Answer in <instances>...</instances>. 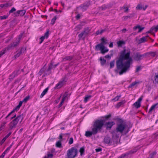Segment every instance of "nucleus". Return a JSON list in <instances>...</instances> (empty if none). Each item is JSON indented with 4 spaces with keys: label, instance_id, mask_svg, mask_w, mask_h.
Segmentation results:
<instances>
[{
    "label": "nucleus",
    "instance_id": "1",
    "mask_svg": "<svg viewBox=\"0 0 158 158\" xmlns=\"http://www.w3.org/2000/svg\"><path fill=\"white\" fill-rule=\"evenodd\" d=\"M131 51L129 49H124L119 53L116 62V68L114 72L116 74L122 75L129 70L133 59L130 56Z\"/></svg>",
    "mask_w": 158,
    "mask_h": 158
},
{
    "label": "nucleus",
    "instance_id": "2",
    "mask_svg": "<svg viewBox=\"0 0 158 158\" xmlns=\"http://www.w3.org/2000/svg\"><path fill=\"white\" fill-rule=\"evenodd\" d=\"M120 123L117 124L115 131H112V137L113 139H117L119 137V134L118 133L119 132L122 133L126 128V124L123 123V121L120 119Z\"/></svg>",
    "mask_w": 158,
    "mask_h": 158
},
{
    "label": "nucleus",
    "instance_id": "3",
    "mask_svg": "<svg viewBox=\"0 0 158 158\" xmlns=\"http://www.w3.org/2000/svg\"><path fill=\"white\" fill-rule=\"evenodd\" d=\"M99 124H96L94 122L93 125L92 131H87L85 132V135L87 137H90L92 135L97 134L98 132L101 131Z\"/></svg>",
    "mask_w": 158,
    "mask_h": 158
},
{
    "label": "nucleus",
    "instance_id": "4",
    "mask_svg": "<svg viewBox=\"0 0 158 158\" xmlns=\"http://www.w3.org/2000/svg\"><path fill=\"white\" fill-rule=\"evenodd\" d=\"M111 116V114H109L108 115H106L102 117V118H103V119H97L94 122L96 124H96H99L100 129L102 130L103 127L104 125L105 122L109 120Z\"/></svg>",
    "mask_w": 158,
    "mask_h": 158
},
{
    "label": "nucleus",
    "instance_id": "5",
    "mask_svg": "<svg viewBox=\"0 0 158 158\" xmlns=\"http://www.w3.org/2000/svg\"><path fill=\"white\" fill-rule=\"evenodd\" d=\"M77 149L74 147H72L67 151L66 158H74L77 156Z\"/></svg>",
    "mask_w": 158,
    "mask_h": 158
},
{
    "label": "nucleus",
    "instance_id": "6",
    "mask_svg": "<svg viewBox=\"0 0 158 158\" xmlns=\"http://www.w3.org/2000/svg\"><path fill=\"white\" fill-rule=\"evenodd\" d=\"M23 118V115H20L18 116L10 122V129L15 127V126L19 120L21 122Z\"/></svg>",
    "mask_w": 158,
    "mask_h": 158
},
{
    "label": "nucleus",
    "instance_id": "7",
    "mask_svg": "<svg viewBox=\"0 0 158 158\" xmlns=\"http://www.w3.org/2000/svg\"><path fill=\"white\" fill-rule=\"evenodd\" d=\"M67 80V79L66 77L62 78L59 83L56 85L55 87V89H58L60 88L65 84Z\"/></svg>",
    "mask_w": 158,
    "mask_h": 158
},
{
    "label": "nucleus",
    "instance_id": "8",
    "mask_svg": "<svg viewBox=\"0 0 158 158\" xmlns=\"http://www.w3.org/2000/svg\"><path fill=\"white\" fill-rule=\"evenodd\" d=\"M133 59L136 61H140L143 58V54H141L140 52H137L134 53Z\"/></svg>",
    "mask_w": 158,
    "mask_h": 158
},
{
    "label": "nucleus",
    "instance_id": "9",
    "mask_svg": "<svg viewBox=\"0 0 158 158\" xmlns=\"http://www.w3.org/2000/svg\"><path fill=\"white\" fill-rule=\"evenodd\" d=\"M53 64V63L52 61L51 63L49 64V66L48 69L45 71L44 74L43 75V77L45 76V75H49L51 73V70L52 68V65Z\"/></svg>",
    "mask_w": 158,
    "mask_h": 158
},
{
    "label": "nucleus",
    "instance_id": "10",
    "mask_svg": "<svg viewBox=\"0 0 158 158\" xmlns=\"http://www.w3.org/2000/svg\"><path fill=\"white\" fill-rule=\"evenodd\" d=\"M26 12V11L24 10H18L13 13V16H18L19 15L23 16L25 14Z\"/></svg>",
    "mask_w": 158,
    "mask_h": 158
},
{
    "label": "nucleus",
    "instance_id": "11",
    "mask_svg": "<svg viewBox=\"0 0 158 158\" xmlns=\"http://www.w3.org/2000/svg\"><path fill=\"white\" fill-rule=\"evenodd\" d=\"M143 97V96H141L138 99L137 101H136L133 104V105H134L136 108H138L140 107L141 106V102L142 100Z\"/></svg>",
    "mask_w": 158,
    "mask_h": 158
},
{
    "label": "nucleus",
    "instance_id": "12",
    "mask_svg": "<svg viewBox=\"0 0 158 158\" xmlns=\"http://www.w3.org/2000/svg\"><path fill=\"white\" fill-rule=\"evenodd\" d=\"M136 149L131 150L129 151L125 154H122L118 158H123L126 156H128L129 155L134 153L136 152Z\"/></svg>",
    "mask_w": 158,
    "mask_h": 158
},
{
    "label": "nucleus",
    "instance_id": "13",
    "mask_svg": "<svg viewBox=\"0 0 158 158\" xmlns=\"http://www.w3.org/2000/svg\"><path fill=\"white\" fill-rule=\"evenodd\" d=\"M115 123L113 121L108 122H106L105 124L106 127V129L107 130H110L112 127L115 124Z\"/></svg>",
    "mask_w": 158,
    "mask_h": 158
},
{
    "label": "nucleus",
    "instance_id": "14",
    "mask_svg": "<svg viewBox=\"0 0 158 158\" xmlns=\"http://www.w3.org/2000/svg\"><path fill=\"white\" fill-rule=\"evenodd\" d=\"M104 141L105 143L109 145L114 144L113 143L112 141L111 140V138L108 136H106L104 138Z\"/></svg>",
    "mask_w": 158,
    "mask_h": 158
},
{
    "label": "nucleus",
    "instance_id": "15",
    "mask_svg": "<svg viewBox=\"0 0 158 158\" xmlns=\"http://www.w3.org/2000/svg\"><path fill=\"white\" fill-rule=\"evenodd\" d=\"M148 38H149L150 39H151V38L148 35H147L145 36L142 37L139 40V43L141 44L147 41Z\"/></svg>",
    "mask_w": 158,
    "mask_h": 158
},
{
    "label": "nucleus",
    "instance_id": "16",
    "mask_svg": "<svg viewBox=\"0 0 158 158\" xmlns=\"http://www.w3.org/2000/svg\"><path fill=\"white\" fill-rule=\"evenodd\" d=\"M105 48L104 46L100 43L96 45L95 50L96 51L101 50V51L102 49Z\"/></svg>",
    "mask_w": 158,
    "mask_h": 158
},
{
    "label": "nucleus",
    "instance_id": "17",
    "mask_svg": "<svg viewBox=\"0 0 158 158\" xmlns=\"http://www.w3.org/2000/svg\"><path fill=\"white\" fill-rule=\"evenodd\" d=\"M25 51V49L24 48H22L21 50L14 56V59H16L22 53H23Z\"/></svg>",
    "mask_w": 158,
    "mask_h": 158
},
{
    "label": "nucleus",
    "instance_id": "18",
    "mask_svg": "<svg viewBox=\"0 0 158 158\" xmlns=\"http://www.w3.org/2000/svg\"><path fill=\"white\" fill-rule=\"evenodd\" d=\"M144 27H141L140 25H138L137 26H135L133 28V30H136L137 29H139V31H138V33H139L141 32L144 29Z\"/></svg>",
    "mask_w": 158,
    "mask_h": 158
},
{
    "label": "nucleus",
    "instance_id": "19",
    "mask_svg": "<svg viewBox=\"0 0 158 158\" xmlns=\"http://www.w3.org/2000/svg\"><path fill=\"white\" fill-rule=\"evenodd\" d=\"M20 41L16 39L15 41L12 44H10V48L12 47H15L18 45Z\"/></svg>",
    "mask_w": 158,
    "mask_h": 158
},
{
    "label": "nucleus",
    "instance_id": "20",
    "mask_svg": "<svg viewBox=\"0 0 158 158\" xmlns=\"http://www.w3.org/2000/svg\"><path fill=\"white\" fill-rule=\"evenodd\" d=\"M89 28L87 27L84 29V31L82 32L86 36L89 34Z\"/></svg>",
    "mask_w": 158,
    "mask_h": 158
},
{
    "label": "nucleus",
    "instance_id": "21",
    "mask_svg": "<svg viewBox=\"0 0 158 158\" xmlns=\"http://www.w3.org/2000/svg\"><path fill=\"white\" fill-rule=\"evenodd\" d=\"M90 3L89 2H88L87 3L84 4L82 7V10L83 11L85 10L88 7Z\"/></svg>",
    "mask_w": 158,
    "mask_h": 158
},
{
    "label": "nucleus",
    "instance_id": "22",
    "mask_svg": "<svg viewBox=\"0 0 158 158\" xmlns=\"http://www.w3.org/2000/svg\"><path fill=\"white\" fill-rule=\"evenodd\" d=\"M86 36L84 33L82 32L80 34L78 35L79 40L81 39L84 40Z\"/></svg>",
    "mask_w": 158,
    "mask_h": 158
},
{
    "label": "nucleus",
    "instance_id": "23",
    "mask_svg": "<svg viewBox=\"0 0 158 158\" xmlns=\"http://www.w3.org/2000/svg\"><path fill=\"white\" fill-rule=\"evenodd\" d=\"M24 36H25L24 32H23L22 33H21L18 36V37L16 39L20 41L21 39L23 38Z\"/></svg>",
    "mask_w": 158,
    "mask_h": 158
},
{
    "label": "nucleus",
    "instance_id": "24",
    "mask_svg": "<svg viewBox=\"0 0 158 158\" xmlns=\"http://www.w3.org/2000/svg\"><path fill=\"white\" fill-rule=\"evenodd\" d=\"M48 87H47L44 90L40 95V97L41 98H42L44 96V95L48 92Z\"/></svg>",
    "mask_w": 158,
    "mask_h": 158
},
{
    "label": "nucleus",
    "instance_id": "25",
    "mask_svg": "<svg viewBox=\"0 0 158 158\" xmlns=\"http://www.w3.org/2000/svg\"><path fill=\"white\" fill-rule=\"evenodd\" d=\"M45 66V65H44L43 67L40 70L39 72L38 73V75H39V76H41L43 73H44L45 70V68H44V67Z\"/></svg>",
    "mask_w": 158,
    "mask_h": 158
},
{
    "label": "nucleus",
    "instance_id": "26",
    "mask_svg": "<svg viewBox=\"0 0 158 158\" xmlns=\"http://www.w3.org/2000/svg\"><path fill=\"white\" fill-rule=\"evenodd\" d=\"M158 105V103H156L155 104H154L152 105V106L151 107V108L149 109V110L148 112L149 113H151V111L153 110Z\"/></svg>",
    "mask_w": 158,
    "mask_h": 158
},
{
    "label": "nucleus",
    "instance_id": "27",
    "mask_svg": "<svg viewBox=\"0 0 158 158\" xmlns=\"http://www.w3.org/2000/svg\"><path fill=\"white\" fill-rule=\"evenodd\" d=\"M99 60L101 61V64L102 66L106 64V60L102 58V57H100Z\"/></svg>",
    "mask_w": 158,
    "mask_h": 158
},
{
    "label": "nucleus",
    "instance_id": "28",
    "mask_svg": "<svg viewBox=\"0 0 158 158\" xmlns=\"http://www.w3.org/2000/svg\"><path fill=\"white\" fill-rule=\"evenodd\" d=\"M61 141H57L56 144V146L59 148H62V144L61 143Z\"/></svg>",
    "mask_w": 158,
    "mask_h": 158
},
{
    "label": "nucleus",
    "instance_id": "29",
    "mask_svg": "<svg viewBox=\"0 0 158 158\" xmlns=\"http://www.w3.org/2000/svg\"><path fill=\"white\" fill-rule=\"evenodd\" d=\"M125 44V42L124 41L120 40L117 42V44L118 47H122Z\"/></svg>",
    "mask_w": 158,
    "mask_h": 158
},
{
    "label": "nucleus",
    "instance_id": "30",
    "mask_svg": "<svg viewBox=\"0 0 158 158\" xmlns=\"http://www.w3.org/2000/svg\"><path fill=\"white\" fill-rule=\"evenodd\" d=\"M90 95H86L84 98V102H86L91 97Z\"/></svg>",
    "mask_w": 158,
    "mask_h": 158
},
{
    "label": "nucleus",
    "instance_id": "31",
    "mask_svg": "<svg viewBox=\"0 0 158 158\" xmlns=\"http://www.w3.org/2000/svg\"><path fill=\"white\" fill-rule=\"evenodd\" d=\"M73 58V57L72 56H67L63 58V61L70 60L72 59Z\"/></svg>",
    "mask_w": 158,
    "mask_h": 158
},
{
    "label": "nucleus",
    "instance_id": "32",
    "mask_svg": "<svg viewBox=\"0 0 158 158\" xmlns=\"http://www.w3.org/2000/svg\"><path fill=\"white\" fill-rule=\"evenodd\" d=\"M9 50V48H6L4 50H3L2 51L0 52V57L4 54L7 50Z\"/></svg>",
    "mask_w": 158,
    "mask_h": 158
},
{
    "label": "nucleus",
    "instance_id": "33",
    "mask_svg": "<svg viewBox=\"0 0 158 158\" xmlns=\"http://www.w3.org/2000/svg\"><path fill=\"white\" fill-rule=\"evenodd\" d=\"M101 41L102 42L101 43L103 45L107 43V40H105L104 38H102L101 39Z\"/></svg>",
    "mask_w": 158,
    "mask_h": 158
},
{
    "label": "nucleus",
    "instance_id": "34",
    "mask_svg": "<svg viewBox=\"0 0 158 158\" xmlns=\"http://www.w3.org/2000/svg\"><path fill=\"white\" fill-rule=\"evenodd\" d=\"M114 63H115V60H113L112 61H111L110 62V69H112L113 68L114 66Z\"/></svg>",
    "mask_w": 158,
    "mask_h": 158
},
{
    "label": "nucleus",
    "instance_id": "35",
    "mask_svg": "<svg viewBox=\"0 0 158 158\" xmlns=\"http://www.w3.org/2000/svg\"><path fill=\"white\" fill-rule=\"evenodd\" d=\"M10 135V133H8V134L2 140L1 142V144H2L5 141V140Z\"/></svg>",
    "mask_w": 158,
    "mask_h": 158
},
{
    "label": "nucleus",
    "instance_id": "36",
    "mask_svg": "<svg viewBox=\"0 0 158 158\" xmlns=\"http://www.w3.org/2000/svg\"><path fill=\"white\" fill-rule=\"evenodd\" d=\"M143 58L144 57H150V52H146L143 54Z\"/></svg>",
    "mask_w": 158,
    "mask_h": 158
},
{
    "label": "nucleus",
    "instance_id": "37",
    "mask_svg": "<svg viewBox=\"0 0 158 158\" xmlns=\"http://www.w3.org/2000/svg\"><path fill=\"white\" fill-rule=\"evenodd\" d=\"M138 82L135 81L131 84L128 87V88H131L134 86L136 84L138 83Z\"/></svg>",
    "mask_w": 158,
    "mask_h": 158
},
{
    "label": "nucleus",
    "instance_id": "38",
    "mask_svg": "<svg viewBox=\"0 0 158 158\" xmlns=\"http://www.w3.org/2000/svg\"><path fill=\"white\" fill-rule=\"evenodd\" d=\"M156 55V52H150V56L152 57H155Z\"/></svg>",
    "mask_w": 158,
    "mask_h": 158
},
{
    "label": "nucleus",
    "instance_id": "39",
    "mask_svg": "<svg viewBox=\"0 0 158 158\" xmlns=\"http://www.w3.org/2000/svg\"><path fill=\"white\" fill-rule=\"evenodd\" d=\"M156 154V152H154L150 154L149 155V156L148 157V158H153L154 157V156Z\"/></svg>",
    "mask_w": 158,
    "mask_h": 158
},
{
    "label": "nucleus",
    "instance_id": "40",
    "mask_svg": "<svg viewBox=\"0 0 158 158\" xmlns=\"http://www.w3.org/2000/svg\"><path fill=\"white\" fill-rule=\"evenodd\" d=\"M56 16H55L52 19L51 24L52 25H53L55 23V21L56 20Z\"/></svg>",
    "mask_w": 158,
    "mask_h": 158
},
{
    "label": "nucleus",
    "instance_id": "41",
    "mask_svg": "<svg viewBox=\"0 0 158 158\" xmlns=\"http://www.w3.org/2000/svg\"><path fill=\"white\" fill-rule=\"evenodd\" d=\"M110 52H112V53H111L110 55H106L105 56V57L106 58H109V59H110V58H111V57L113 56V51H110Z\"/></svg>",
    "mask_w": 158,
    "mask_h": 158
},
{
    "label": "nucleus",
    "instance_id": "42",
    "mask_svg": "<svg viewBox=\"0 0 158 158\" xmlns=\"http://www.w3.org/2000/svg\"><path fill=\"white\" fill-rule=\"evenodd\" d=\"M108 51L109 50L108 49H105V48H104L103 49H102L101 50V53L102 54H104L105 53L108 52Z\"/></svg>",
    "mask_w": 158,
    "mask_h": 158
},
{
    "label": "nucleus",
    "instance_id": "43",
    "mask_svg": "<svg viewBox=\"0 0 158 158\" xmlns=\"http://www.w3.org/2000/svg\"><path fill=\"white\" fill-rule=\"evenodd\" d=\"M121 95L117 96L115 98H113L112 100H114L115 101H118L119 100V98L121 97Z\"/></svg>",
    "mask_w": 158,
    "mask_h": 158
},
{
    "label": "nucleus",
    "instance_id": "44",
    "mask_svg": "<svg viewBox=\"0 0 158 158\" xmlns=\"http://www.w3.org/2000/svg\"><path fill=\"white\" fill-rule=\"evenodd\" d=\"M79 151L81 153V155L82 156L83 154H84L85 150L84 148L83 147H82L80 148Z\"/></svg>",
    "mask_w": 158,
    "mask_h": 158
},
{
    "label": "nucleus",
    "instance_id": "45",
    "mask_svg": "<svg viewBox=\"0 0 158 158\" xmlns=\"http://www.w3.org/2000/svg\"><path fill=\"white\" fill-rule=\"evenodd\" d=\"M123 101L122 102H118L117 105H116V107L117 108H119L120 106L122 105L123 104Z\"/></svg>",
    "mask_w": 158,
    "mask_h": 158
},
{
    "label": "nucleus",
    "instance_id": "46",
    "mask_svg": "<svg viewBox=\"0 0 158 158\" xmlns=\"http://www.w3.org/2000/svg\"><path fill=\"white\" fill-rule=\"evenodd\" d=\"M29 98L30 97L29 96H27L23 100V102H24L26 103L29 100Z\"/></svg>",
    "mask_w": 158,
    "mask_h": 158
},
{
    "label": "nucleus",
    "instance_id": "47",
    "mask_svg": "<svg viewBox=\"0 0 158 158\" xmlns=\"http://www.w3.org/2000/svg\"><path fill=\"white\" fill-rule=\"evenodd\" d=\"M73 140L72 137L70 138L69 141V144L70 145L72 144L73 143Z\"/></svg>",
    "mask_w": 158,
    "mask_h": 158
},
{
    "label": "nucleus",
    "instance_id": "48",
    "mask_svg": "<svg viewBox=\"0 0 158 158\" xmlns=\"http://www.w3.org/2000/svg\"><path fill=\"white\" fill-rule=\"evenodd\" d=\"M19 110V109L18 108H17V107L16 106L13 110H12L11 112H10V115L12 114L13 113H14L15 111H16V112H17Z\"/></svg>",
    "mask_w": 158,
    "mask_h": 158
},
{
    "label": "nucleus",
    "instance_id": "49",
    "mask_svg": "<svg viewBox=\"0 0 158 158\" xmlns=\"http://www.w3.org/2000/svg\"><path fill=\"white\" fill-rule=\"evenodd\" d=\"M23 102L22 101H20L19 102V105L16 106L17 108H18L19 109L20 108L21 106L22 105Z\"/></svg>",
    "mask_w": 158,
    "mask_h": 158
},
{
    "label": "nucleus",
    "instance_id": "50",
    "mask_svg": "<svg viewBox=\"0 0 158 158\" xmlns=\"http://www.w3.org/2000/svg\"><path fill=\"white\" fill-rule=\"evenodd\" d=\"M136 9L137 10H141L142 9V7L141 5L138 4L136 6Z\"/></svg>",
    "mask_w": 158,
    "mask_h": 158
},
{
    "label": "nucleus",
    "instance_id": "51",
    "mask_svg": "<svg viewBox=\"0 0 158 158\" xmlns=\"http://www.w3.org/2000/svg\"><path fill=\"white\" fill-rule=\"evenodd\" d=\"M16 11V9L14 7H13L11 8V9L10 10V13H12V15L13 16V13L15 12H14L15 11Z\"/></svg>",
    "mask_w": 158,
    "mask_h": 158
},
{
    "label": "nucleus",
    "instance_id": "52",
    "mask_svg": "<svg viewBox=\"0 0 158 158\" xmlns=\"http://www.w3.org/2000/svg\"><path fill=\"white\" fill-rule=\"evenodd\" d=\"M49 31L48 30L44 34V36L46 38H47L49 34Z\"/></svg>",
    "mask_w": 158,
    "mask_h": 158
},
{
    "label": "nucleus",
    "instance_id": "53",
    "mask_svg": "<svg viewBox=\"0 0 158 158\" xmlns=\"http://www.w3.org/2000/svg\"><path fill=\"white\" fill-rule=\"evenodd\" d=\"M8 6V4L7 3H6V4H1L0 5V7L1 8H2L4 7H7Z\"/></svg>",
    "mask_w": 158,
    "mask_h": 158
},
{
    "label": "nucleus",
    "instance_id": "54",
    "mask_svg": "<svg viewBox=\"0 0 158 158\" xmlns=\"http://www.w3.org/2000/svg\"><path fill=\"white\" fill-rule=\"evenodd\" d=\"M53 156V154H49L48 155V156H45L44 158H52Z\"/></svg>",
    "mask_w": 158,
    "mask_h": 158
},
{
    "label": "nucleus",
    "instance_id": "55",
    "mask_svg": "<svg viewBox=\"0 0 158 158\" xmlns=\"http://www.w3.org/2000/svg\"><path fill=\"white\" fill-rule=\"evenodd\" d=\"M46 38L44 36H42L40 38V39L41 40V41L40 42L39 44H41L45 38Z\"/></svg>",
    "mask_w": 158,
    "mask_h": 158
},
{
    "label": "nucleus",
    "instance_id": "56",
    "mask_svg": "<svg viewBox=\"0 0 158 158\" xmlns=\"http://www.w3.org/2000/svg\"><path fill=\"white\" fill-rule=\"evenodd\" d=\"M8 17L7 15H4L2 16H1L0 18L1 19H6Z\"/></svg>",
    "mask_w": 158,
    "mask_h": 158
},
{
    "label": "nucleus",
    "instance_id": "57",
    "mask_svg": "<svg viewBox=\"0 0 158 158\" xmlns=\"http://www.w3.org/2000/svg\"><path fill=\"white\" fill-rule=\"evenodd\" d=\"M63 134H61L60 135L59 138V139H60L59 141H62V137L63 136H64V135H63Z\"/></svg>",
    "mask_w": 158,
    "mask_h": 158
},
{
    "label": "nucleus",
    "instance_id": "58",
    "mask_svg": "<svg viewBox=\"0 0 158 158\" xmlns=\"http://www.w3.org/2000/svg\"><path fill=\"white\" fill-rule=\"evenodd\" d=\"M125 9L124 12H127L128 10V8L127 7H126L125 6H123V7L121 8V9Z\"/></svg>",
    "mask_w": 158,
    "mask_h": 158
},
{
    "label": "nucleus",
    "instance_id": "59",
    "mask_svg": "<svg viewBox=\"0 0 158 158\" xmlns=\"http://www.w3.org/2000/svg\"><path fill=\"white\" fill-rule=\"evenodd\" d=\"M141 68L140 66H138L136 69L135 72H138L140 70H141Z\"/></svg>",
    "mask_w": 158,
    "mask_h": 158
},
{
    "label": "nucleus",
    "instance_id": "60",
    "mask_svg": "<svg viewBox=\"0 0 158 158\" xmlns=\"http://www.w3.org/2000/svg\"><path fill=\"white\" fill-rule=\"evenodd\" d=\"M9 150L10 148L9 147L6 149V150L3 152V153L5 154L7 152H9Z\"/></svg>",
    "mask_w": 158,
    "mask_h": 158
},
{
    "label": "nucleus",
    "instance_id": "61",
    "mask_svg": "<svg viewBox=\"0 0 158 158\" xmlns=\"http://www.w3.org/2000/svg\"><path fill=\"white\" fill-rule=\"evenodd\" d=\"M102 150V149L101 148H96L95 149L96 152H100Z\"/></svg>",
    "mask_w": 158,
    "mask_h": 158
},
{
    "label": "nucleus",
    "instance_id": "62",
    "mask_svg": "<svg viewBox=\"0 0 158 158\" xmlns=\"http://www.w3.org/2000/svg\"><path fill=\"white\" fill-rule=\"evenodd\" d=\"M131 16H126L124 17V19L125 20H127L128 18H130L131 17Z\"/></svg>",
    "mask_w": 158,
    "mask_h": 158
},
{
    "label": "nucleus",
    "instance_id": "63",
    "mask_svg": "<svg viewBox=\"0 0 158 158\" xmlns=\"http://www.w3.org/2000/svg\"><path fill=\"white\" fill-rule=\"evenodd\" d=\"M100 8L102 10H105L107 8V7L105 6H102L100 7Z\"/></svg>",
    "mask_w": 158,
    "mask_h": 158
},
{
    "label": "nucleus",
    "instance_id": "64",
    "mask_svg": "<svg viewBox=\"0 0 158 158\" xmlns=\"http://www.w3.org/2000/svg\"><path fill=\"white\" fill-rule=\"evenodd\" d=\"M155 77V81L156 82L158 83V80H157V79L158 78V74L156 75Z\"/></svg>",
    "mask_w": 158,
    "mask_h": 158
}]
</instances>
